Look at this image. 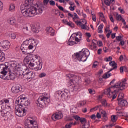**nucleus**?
Returning a JSON list of instances; mask_svg holds the SVG:
<instances>
[{"label": "nucleus", "instance_id": "39", "mask_svg": "<svg viewBox=\"0 0 128 128\" xmlns=\"http://www.w3.org/2000/svg\"><path fill=\"white\" fill-rule=\"evenodd\" d=\"M118 120V118L116 115H112L111 116V120L112 122H116Z\"/></svg>", "mask_w": 128, "mask_h": 128}, {"label": "nucleus", "instance_id": "55", "mask_svg": "<svg viewBox=\"0 0 128 128\" xmlns=\"http://www.w3.org/2000/svg\"><path fill=\"white\" fill-rule=\"evenodd\" d=\"M86 104V101H81L80 102V106H84V104Z\"/></svg>", "mask_w": 128, "mask_h": 128}, {"label": "nucleus", "instance_id": "29", "mask_svg": "<svg viewBox=\"0 0 128 128\" xmlns=\"http://www.w3.org/2000/svg\"><path fill=\"white\" fill-rule=\"evenodd\" d=\"M104 28V24H100L98 28V32L102 34V29Z\"/></svg>", "mask_w": 128, "mask_h": 128}, {"label": "nucleus", "instance_id": "12", "mask_svg": "<svg viewBox=\"0 0 128 128\" xmlns=\"http://www.w3.org/2000/svg\"><path fill=\"white\" fill-rule=\"evenodd\" d=\"M0 48L1 50L6 52V50H8V48H10V43L8 42V40H4L0 42Z\"/></svg>", "mask_w": 128, "mask_h": 128}, {"label": "nucleus", "instance_id": "52", "mask_svg": "<svg viewBox=\"0 0 128 128\" xmlns=\"http://www.w3.org/2000/svg\"><path fill=\"white\" fill-rule=\"evenodd\" d=\"M49 4L50 6H56V2L54 0H50L49 2Z\"/></svg>", "mask_w": 128, "mask_h": 128}, {"label": "nucleus", "instance_id": "46", "mask_svg": "<svg viewBox=\"0 0 128 128\" xmlns=\"http://www.w3.org/2000/svg\"><path fill=\"white\" fill-rule=\"evenodd\" d=\"M84 84H86V86H88V84H90V79L86 80L84 82Z\"/></svg>", "mask_w": 128, "mask_h": 128}, {"label": "nucleus", "instance_id": "47", "mask_svg": "<svg viewBox=\"0 0 128 128\" xmlns=\"http://www.w3.org/2000/svg\"><path fill=\"white\" fill-rule=\"evenodd\" d=\"M14 8H15L13 4H11L10 5L9 10L10 12H14Z\"/></svg>", "mask_w": 128, "mask_h": 128}, {"label": "nucleus", "instance_id": "59", "mask_svg": "<svg viewBox=\"0 0 128 128\" xmlns=\"http://www.w3.org/2000/svg\"><path fill=\"white\" fill-rule=\"evenodd\" d=\"M116 18L117 20H122V16L118 15L116 16Z\"/></svg>", "mask_w": 128, "mask_h": 128}, {"label": "nucleus", "instance_id": "57", "mask_svg": "<svg viewBox=\"0 0 128 128\" xmlns=\"http://www.w3.org/2000/svg\"><path fill=\"white\" fill-rule=\"evenodd\" d=\"M116 40L118 42H120L122 40V37L120 36H116Z\"/></svg>", "mask_w": 128, "mask_h": 128}, {"label": "nucleus", "instance_id": "19", "mask_svg": "<svg viewBox=\"0 0 128 128\" xmlns=\"http://www.w3.org/2000/svg\"><path fill=\"white\" fill-rule=\"evenodd\" d=\"M74 34H72L69 40H70L71 42H76V44H78L79 42H80V40L78 38L74 37Z\"/></svg>", "mask_w": 128, "mask_h": 128}, {"label": "nucleus", "instance_id": "15", "mask_svg": "<svg viewBox=\"0 0 128 128\" xmlns=\"http://www.w3.org/2000/svg\"><path fill=\"white\" fill-rule=\"evenodd\" d=\"M66 76L68 77V78H73L72 79L74 80V82L76 84H78V82L80 80V78L78 76H74V74H67L66 75Z\"/></svg>", "mask_w": 128, "mask_h": 128}, {"label": "nucleus", "instance_id": "16", "mask_svg": "<svg viewBox=\"0 0 128 128\" xmlns=\"http://www.w3.org/2000/svg\"><path fill=\"white\" fill-rule=\"evenodd\" d=\"M16 78V74L14 73L10 74L8 76H6L2 80H14Z\"/></svg>", "mask_w": 128, "mask_h": 128}, {"label": "nucleus", "instance_id": "11", "mask_svg": "<svg viewBox=\"0 0 128 128\" xmlns=\"http://www.w3.org/2000/svg\"><path fill=\"white\" fill-rule=\"evenodd\" d=\"M109 64L110 66H112V68L104 74V78H108L110 76H112V74L110 73V72H112V70H116V68H118V64L114 61L110 62Z\"/></svg>", "mask_w": 128, "mask_h": 128}, {"label": "nucleus", "instance_id": "61", "mask_svg": "<svg viewBox=\"0 0 128 128\" xmlns=\"http://www.w3.org/2000/svg\"><path fill=\"white\" fill-rule=\"evenodd\" d=\"M97 44L100 47L102 46V40H99L97 42Z\"/></svg>", "mask_w": 128, "mask_h": 128}, {"label": "nucleus", "instance_id": "1", "mask_svg": "<svg viewBox=\"0 0 128 128\" xmlns=\"http://www.w3.org/2000/svg\"><path fill=\"white\" fill-rule=\"evenodd\" d=\"M114 82H116V79L112 80L110 84L111 86L107 88L104 92V94H107L108 98H112V100H114L116 98V92L120 90H126L128 87L126 78L122 80L121 82H117L114 85H112L114 84Z\"/></svg>", "mask_w": 128, "mask_h": 128}, {"label": "nucleus", "instance_id": "7", "mask_svg": "<svg viewBox=\"0 0 128 128\" xmlns=\"http://www.w3.org/2000/svg\"><path fill=\"white\" fill-rule=\"evenodd\" d=\"M90 56V51L88 49H82L79 53H76V56L79 62H84Z\"/></svg>", "mask_w": 128, "mask_h": 128}, {"label": "nucleus", "instance_id": "60", "mask_svg": "<svg viewBox=\"0 0 128 128\" xmlns=\"http://www.w3.org/2000/svg\"><path fill=\"white\" fill-rule=\"evenodd\" d=\"M27 46L28 50H32V48H34V44H30Z\"/></svg>", "mask_w": 128, "mask_h": 128}, {"label": "nucleus", "instance_id": "42", "mask_svg": "<svg viewBox=\"0 0 128 128\" xmlns=\"http://www.w3.org/2000/svg\"><path fill=\"white\" fill-rule=\"evenodd\" d=\"M80 121V124H85L87 122L86 119L84 118H81Z\"/></svg>", "mask_w": 128, "mask_h": 128}, {"label": "nucleus", "instance_id": "4", "mask_svg": "<svg viewBox=\"0 0 128 128\" xmlns=\"http://www.w3.org/2000/svg\"><path fill=\"white\" fill-rule=\"evenodd\" d=\"M10 104V100L8 99L0 100V116H4L10 110V106H6Z\"/></svg>", "mask_w": 128, "mask_h": 128}, {"label": "nucleus", "instance_id": "31", "mask_svg": "<svg viewBox=\"0 0 128 128\" xmlns=\"http://www.w3.org/2000/svg\"><path fill=\"white\" fill-rule=\"evenodd\" d=\"M73 34H74V36H79L78 40H80V42H82V32H79L76 33H74Z\"/></svg>", "mask_w": 128, "mask_h": 128}, {"label": "nucleus", "instance_id": "21", "mask_svg": "<svg viewBox=\"0 0 128 128\" xmlns=\"http://www.w3.org/2000/svg\"><path fill=\"white\" fill-rule=\"evenodd\" d=\"M10 66H11V68H13L15 69V70H18L19 68H22H22H20V67H18V62H16V61H12L11 62L10 64Z\"/></svg>", "mask_w": 128, "mask_h": 128}, {"label": "nucleus", "instance_id": "49", "mask_svg": "<svg viewBox=\"0 0 128 128\" xmlns=\"http://www.w3.org/2000/svg\"><path fill=\"white\" fill-rule=\"evenodd\" d=\"M67 26H70V28L74 27V23H72V22H68Z\"/></svg>", "mask_w": 128, "mask_h": 128}, {"label": "nucleus", "instance_id": "13", "mask_svg": "<svg viewBox=\"0 0 128 128\" xmlns=\"http://www.w3.org/2000/svg\"><path fill=\"white\" fill-rule=\"evenodd\" d=\"M22 32L25 34H28L30 32H32V24H28L24 25Z\"/></svg>", "mask_w": 128, "mask_h": 128}, {"label": "nucleus", "instance_id": "5", "mask_svg": "<svg viewBox=\"0 0 128 128\" xmlns=\"http://www.w3.org/2000/svg\"><path fill=\"white\" fill-rule=\"evenodd\" d=\"M50 94L44 92L38 98L36 104L39 108H42L44 104H48L50 102Z\"/></svg>", "mask_w": 128, "mask_h": 128}, {"label": "nucleus", "instance_id": "20", "mask_svg": "<svg viewBox=\"0 0 128 128\" xmlns=\"http://www.w3.org/2000/svg\"><path fill=\"white\" fill-rule=\"evenodd\" d=\"M11 90L13 94H18V92H20V88L18 86H12Z\"/></svg>", "mask_w": 128, "mask_h": 128}, {"label": "nucleus", "instance_id": "34", "mask_svg": "<svg viewBox=\"0 0 128 128\" xmlns=\"http://www.w3.org/2000/svg\"><path fill=\"white\" fill-rule=\"evenodd\" d=\"M68 86H74V85L76 84L73 79H71L68 82Z\"/></svg>", "mask_w": 128, "mask_h": 128}, {"label": "nucleus", "instance_id": "50", "mask_svg": "<svg viewBox=\"0 0 128 128\" xmlns=\"http://www.w3.org/2000/svg\"><path fill=\"white\" fill-rule=\"evenodd\" d=\"M46 76V74L45 72H42L38 75V77L40 78H44Z\"/></svg>", "mask_w": 128, "mask_h": 128}, {"label": "nucleus", "instance_id": "35", "mask_svg": "<svg viewBox=\"0 0 128 128\" xmlns=\"http://www.w3.org/2000/svg\"><path fill=\"white\" fill-rule=\"evenodd\" d=\"M68 92L66 91H62V94H61V98H67V96H68Z\"/></svg>", "mask_w": 128, "mask_h": 128}, {"label": "nucleus", "instance_id": "26", "mask_svg": "<svg viewBox=\"0 0 128 128\" xmlns=\"http://www.w3.org/2000/svg\"><path fill=\"white\" fill-rule=\"evenodd\" d=\"M6 60V55L2 51H0V62H4Z\"/></svg>", "mask_w": 128, "mask_h": 128}, {"label": "nucleus", "instance_id": "32", "mask_svg": "<svg viewBox=\"0 0 128 128\" xmlns=\"http://www.w3.org/2000/svg\"><path fill=\"white\" fill-rule=\"evenodd\" d=\"M72 88H74V90L75 92H78V90H80V84H76L74 86H72Z\"/></svg>", "mask_w": 128, "mask_h": 128}, {"label": "nucleus", "instance_id": "48", "mask_svg": "<svg viewBox=\"0 0 128 128\" xmlns=\"http://www.w3.org/2000/svg\"><path fill=\"white\" fill-rule=\"evenodd\" d=\"M73 118H74V120H80V118H82L80 117V116L76 115V116H72Z\"/></svg>", "mask_w": 128, "mask_h": 128}, {"label": "nucleus", "instance_id": "63", "mask_svg": "<svg viewBox=\"0 0 128 128\" xmlns=\"http://www.w3.org/2000/svg\"><path fill=\"white\" fill-rule=\"evenodd\" d=\"M100 15L99 16L100 18L102 19V18H104V13L102 12H100L99 13Z\"/></svg>", "mask_w": 128, "mask_h": 128}, {"label": "nucleus", "instance_id": "25", "mask_svg": "<svg viewBox=\"0 0 128 128\" xmlns=\"http://www.w3.org/2000/svg\"><path fill=\"white\" fill-rule=\"evenodd\" d=\"M3 118H6L7 120H10L12 118V112L9 111Z\"/></svg>", "mask_w": 128, "mask_h": 128}, {"label": "nucleus", "instance_id": "17", "mask_svg": "<svg viewBox=\"0 0 128 128\" xmlns=\"http://www.w3.org/2000/svg\"><path fill=\"white\" fill-rule=\"evenodd\" d=\"M24 64H28V68H30V66H30V62H33L32 61V60H31V59H30L28 54L24 58Z\"/></svg>", "mask_w": 128, "mask_h": 128}, {"label": "nucleus", "instance_id": "6", "mask_svg": "<svg viewBox=\"0 0 128 128\" xmlns=\"http://www.w3.org/2000/svg\"><path fill=\"white\" fill-rule=\"evenodd\" d=\"M18 70H22L19 71L18 74L26 76L27 80H30V78H36V73L30 72V69L26 66H23L22 68H18Z\"/></svg>", "mask_w": 128, "mask_h": 128}, {"label": "nucleus", "instance_id": "37", "mask_svg": "<svg viewBox=\"0 0 128 128\" xmlns=\"http://www.w3.org/2000/svg\"><path fill=\"white\" fill-rule=\"evenodd\" d=\"M101 114H102V116L104 120H108V116H106V111L102 110L101 112Z\"/></svg>", "mask_w": 128, "mask_h": 128}, {"label": "nucleus", "instance_id": "54", "mask_svg": "<svg viewBox=\"0 0 128 128\" xmlns=\"http://www.w3.org/2000/svg\"><path fill=\"white\" fill-rule=\"evenodd\" d=\"M104 60L106 62H110L111 60H112V56H110L108 58H106L104 59Z\"/></svg>", "mask_w": 128, "mask_h": 128}, {"label": "nucleus", "instance_id": "58", "mask_svg": "<svg viewBox=\"0 0 128 128\" xmlns=\"http://www.w3.org/2000/svg\"><path fill=\"white\" fill-rule=\"evenodd\" d=\"M73 123L72 122H70L68 124H66V128H71L72 126Z\"/></svg>", "mask_w": 128, "mask_h": 128}, {"label": "nucleus", "instance_id": "9", "mask_svg": "<svg viewBox=\"0 0 128 128\" xmlns=\"http://www.w3.org/2000/svg\"><path fill=\"white\" fill-rule=\"evenodd\" d=\"M10 63L6 62L4 64H0V78H4L8 74L10 68Z\"/></svg>", "mask_w": 128, "mask_h": 128}, {"label": "nucleus", "instance_id": "28", "mask_svg": "<svg viewBox=\"0 0 128 128\" xmlns=\"http://www.w3.org/2000/svg\"><path fill=\"white\" fill-rule=\"evenodd\" d=\"M19 100L20 102V104H21V102H24V100H26V95L24 94H22L21 95L19 98Z\"/></svg>", "mask_w": 128, "mask_h": 128}, {"label": "nucleus", "instance_id": "36", "mask_svg": "<svg viewBox=\"0 0 128 128\" xmlns=\"http://www.w3.org/2000/svg\"><path fill=\"white\" fill-rule=\"evenodd\" d=\"M124 93L122 92L119 93L118 96V102L120 100H122V98H124Z\"/></svg>", "mask_w": 128, "mask_h": 128}, {"label": "nucleus", "instance_id": "30", "mask_svg": "<svg viewBox=\"0 0 128 128\" xmlns=\"http://www.w3.org/2000/svg\"><path fill=\"white\" fill-rule=\"evenodd\" d=\"M7 22H8V24H10L14 25V24H16V20L14 19H10L7 20Z\"/></svg>", "mask_w": 128, "mask_h": 128}, {"label": "nucleus", "instance_id": "2", "mask_svg": "<svg viewBox=\"0 0 128 128\" xmlns=\"http://www.w3.org/2000/svg\"><path fill=\"white\" fill-rule=\"evenodd\" d=\"M30 0H26L20 6L21 12L25 18H32L38 14L36 8L32 7L30 4Z\"/></svg>", "mask_w": 128, "mask_h": 128}, {"label": "nucleus", "instance_id": "64", "mask_svg": "<svg viewBox=\"0 0 128 128\" xmlns=\"http://www.w3.org/2000/svg\"><path fill=\"white\" fill-rule=\"evenodd\" d=\"M118 10H120V12H121L122 14H124V10L123 9H122V7H120L118 8Z\"/></svg>", "mask_w": 128, "mask_h": 128}, {"label": "nucleus", "instance_id": "23", "mask_svg": "<svg viewBox=\"0 0 128 128\" xmlns=\"http://www.w3.org/2000/svg\"><path fill=\"white\" fill-rule=\"evenodd\" d=\"M118 104L120 106H128V101L122 100L118 101Z\"/></svg>", "mask_w": 128, "mask_h": 128}, {"label": "nucleus", "instance_id": "18", "mask_svg": "<svg viewBox=\"0 0 128 128\" xmlns=\"http://www.w3.org/2000/svg\"><path fill=\"white\" fill-rule=\"evenodd\" d=\"M47 34H50V36H54V30L51 27H47L46 30Z\"/></svg>", "mask_w": 128, "mask_h": 128}, {"label": "nucleus", "instance_id": "43", "mask_svg": "<svg viewBox=\"0 0 128 128\" xmlns=\"http://www.w3.org/2000/svg\"><path fill=\"white\" fill-rule=\"evenodd\" d=\"M91 50H96V44L92 42V45L90 46Z\"/></svg>", "mask_w": 128, "mask_h": 128}, {"label": "nucleus", "instance_id": "3", "mask_svg": "<svg viewBox=\"0 0 128 128\" xmlns=\"http://www.w3.org/2000/svg\"><path fill=\"white\" fill-rule=\"evenodd\" d=\"M15 104L16 106H18V108L15 110L16 116H26V112L28 110L26 106H28L30 104V102L26 99L22 102L20 104V99H16Z\"/></svg>", "mask_w": 128, "mask_h": 128}, {"label": "nucleus", "instance_id": "10", "mask_svg": "<svg viewBox=\"0 0 128 128\" xmlns=\"http://www.w3.org/2000/svg\"><path fill=\"white\" fill-rule=\"evenodd\" d=\"M29 68L31 70H40L42 68V64L40 62V61L34 62H30L29 64Z\"/></svg>", "mask_w": 128, "mask_h": 128}, {"label": "nucleus", "instance_id": "62", "mask_svg": "<svg viewBox=\"0 0 128 128\" xmlns=\"http://www.w3.org/2000/svg\"><path fill=\"white\" fill-rule=\"evenodd\" d=\"M98 64V62L96 61L94 62L92 64V68H96V66Z\"/></svg>", "mask_w": 128, "mask_h": 128}, {"label": "nucleus", "instance_id": "53", "mask_svg": "<svg viewBox=\"0 0 128 128\" xmlns=\"http://www.w3.org/2000/svg\"><path fill=\"white\" fill-rule=\"evenodd\" d=\"M114 126V124H110V125H106L102 128H111L112 126Z\"/></svg>", "mask_w": 128, "mask_h": 128}, {"label": "nucleus", "instance_id": "24", "mask_svg": "<svg viewBox=\"0 0 128 128\" xmlns=\"http://www.w3.org/2000/svg\"><path fill=\"white\" fill-rule=\"evenodd\" d=\"M31 32L38 34V29L35 26L31 25Z\"/></svg>", "mask_w": 128, "mask_h": 128}, {"label": "nucleus", "instance_id": "45", "mask_svg": "<svg viewBox=\"0 0 128 128\" xmlns=\"http://www.w3.org/2000/svg\"><path fill=\"white\" fill-rule=\"evenodd\" d=\"M10 38L12 40H16V34L12 33L10 34Z\"/></svg>", "mask_w": 128, "mask_h": 128}, {"label": "nucleus", "instance_id": "40", "mask_svg": "<svg viewBox=\"0 0 128 128\" xmlns=\"http://www.w3.org/2000/svg\"><path fill=\"white\" fill-rule=\"evenodd\" d=\"M28 46V40L24 41L22 44V48H24V46Z\"/></svg>", "mask_w": 128, "mask_h": 128}, {"label": "nucleus", "instance_id": "14", "mask_svg": "<svg viewBox=\"0 0 128 128\" xmlns=\"http://www.w3.org/2000/svg\"><path fill=\"white\" fill-rule=\"evenodd\" d=\"M64 115L62 112H59L58 113H55L53 114L52 116V118L53 120H60L62 118Z\"/></svg>", "mask_w": 128, "mask_h": 128}, {"label": "nucleus", "instance_id": "51", "mask_svg": "<svg viewBox=\"0 0 128 128\" xmlns=\"http://www.w3.org/2000/svg\"><path fill=\"white\" fill-rule=\"evenodd\" d=\"M104 2L108 6H110V2L108 0H104Z\"/></svg>", "mask_w": 128, "mask_h": 128}, {"label": "nucleus", "instance_id": "41", "mask_svg": "<svg viewBox=\"0 0 128 128\" xmlns=\"http://www.w3.org/2000/svg\"><path fill=\"white\" fill-rule=\"evenodd\" d=\"M68 46H74V44H78V43H76L74 42H72L70 40H68V42L67 43Z\"/></svg>", "mask_w": 128, "mask_h": 128}, {"label": "nucleus", "instance_id": "44", "mask_svg": "<svg viewBox=\"0 0 128 128\" xmlns=\"http://www.w3.org/2000/svg\"><path fill=\"white\" fill-rule=\"evenodd\" d=\"M36 10L37 14H42V8H40L38 9L36 8Z\"/></svg>", "mask_w": 128, "mask_h": 128}, {"label": "nucleus", "instance_id": "27", "mask_svg": "<svg viewBox=\"0 0 128 128\" xmlns=\"http://www.w3.org/2000/svg\"><path fill=\"white\" fill-rule=\"evenodd\" d=\"M20 50L22 52H24V54H28V46H24V48H22V45L20 46Z\"/></svg>", "mask_w": 128, "mask_h": 128}, {"label": "nucleus", "instance_id": "38", "mask_svg": "<svg viewBox=\"0 0 128 128\" xmlns=\"http://www.w3.org/2000/svg\"><path fill=\"white\" fill-rule=\"evenodd\" d=\"M90 128V121H88L86 123H84V124L82 125V128Z\"/></svg>", "mask_w": 128, "mask_h": 128}, {"label": "nucleus", "instance_id": "22", "mask_svg": "<svg viewBox=\"0 0 128 128\" xmlns=\"http://www.w3.org/2000/svg\"><path fill=\"white\" fill-rule=\"evenodd\" d=\"M28 54L29 58H30V59L31 60V62H34V60H38V56L36 54H30V53H28Z\"/></svg>", "mask_w": 128, "mask_h": 128}, {"label": "nucleus", "instance_id": "8", "mask_svg": "<svg viewBox=\"0 0 128 128\" xmlns=\"http://www.w3.org/2000/svg\"><path fill=\"white\" fill-rule=\"evenodd\" d=\"M24 128H38V122H36V118L29 117L28 120L26 121L24 124Z\"/></svg>", "mask_w": 128, "mask_h": 128}, {"label": "nucleus", "instance_id": "56", "mask_svg": "<svg viewBox=\"0 0 128 128\" xmlns=\"http://www.w3.org/2000/svg\"><path fill=\"white\" fill-rule=\"evenodd\" d=\"M112 32V31L109 30L108 32L106 34V36L107 38H110V34Z\"/></svg>", "mask_w": 128, "mask_h": 128}, {"label": "nucleus", "instance_id": "33", "mask_svg": "<svg viewBox=\"0 0 128 128\" xmlns=\"http://www.w3.org/2000/svg\"><path fill=\"white\" fill-rule=\"evenodd\" d=\"M101 104H102V105L103 106H104V108H106V106H108V102H106V99H103L101 101Z\"/></svg>", "mask_w": 128, "mask_h": 128}]
</instances>
